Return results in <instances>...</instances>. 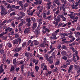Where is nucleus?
<instances>
[{
    "mask_svg": "<svg viewBox=\"0 0 80 80\" xmlns=\"http://www.w3.org/2000/svg\"><path fill=\"white\" fill-rule=\"evenodd\" d=\"M60 13V11L59 10H58L56 12L55 14L58 15V13Z\"/></svg>",
    "mask_w": 80,
    "mask_h": 80,
    "instance_id": "09e8293b",
    "label": "nucleus"
},
{
    "mask_svg": "<svg viewBox=\"0 0 80 80\" xmlns=\"http://www.w3.org/2000/svg\"><path fill=\"white\" fill-rule=\"evenodd\" d=\"M15 31H12V32H10V35H15Z\"/></svg>",
    "mask_w": 80,
    "mask_h": 80,
    "instance_id": "c9c22d12",
    "label": "nucleus"
},
{
    "mask_svg": "<svg viewBox=\"0 0 80 80\" xmlns=\"http://www.w3.org/2000/svg\"><path fill=\"white\" fill-rule=\"evenodd\" d=\"M46 19H47V20H52V16H48V17L46 18Z\"/></svg>",
    "mask_w": 80,
    "mask_h": 80,
    "instance_id": "4be33fe9",
    "label": "nucleus"
},
{
    "mask_svg": "<svg viewBox=\"0 0 80 80\" xmlns=\"http://www.w3.org/2000/svg\"><path fill=\"white\" fill-rule=\"evenodd\" d=\"M50 68H51V69H53V68H54V65L52 64L51 65Z\"/></svg>",
    "mask_w": 80,
    "mask_h": 80,
    "instance_id": "052dcab7",
    "label": "nucleus"
},
{
    "mask_svg": "<svg viewBox=\"0 0 80 80\" xmlns=\"http://www.w3.org/2000/svg\"><path fill=\"white\" fill-rule=\"evenodd\" d=\"M25 56L27 57V60L28 61L30 60V58L29 57V53L28 52H26L25 53Z\"/></svg>",
    "mask_w": 80,
    "mask_h": 80,
    "instance_id": "9b49d317",
    "label": "nucleus"
},
{
    "mask_svg": "<svg viewBox=\"0 0 80 80\" xmlns=\"http://www.w3.org/2000/svg\"><path fill=\"white\" fill-rule=\"evenodd\" d=\"M10 9L11 12H15V10L13 9L12 8H11Z\"/></svg>",
    "mask_w": 80,
    "mask_h": 80,
    "instance_id": "680f3d73",
    "label": "nucleus"
},
{
    "mask_svg": "<svg viewBox=\"0 0 80 80\" xmlns=\"http://www.w3.org/2000/svg\"><path fill=\"white\" fill-rule=\"evenodd\" d=\"M13 30V28H10V27H8L6 29H5V32H11Z\"/></svg>",
    "mask_w": 80,
    "mask_h": 80,
    "instance_id": "6e6552de",
    "label": "nucleus"
},
{
    "mask_svg": "<svg viewBox=\"0 0 80 80\" xmlns=\"http://www.w3.org/2000/svg\"><path fill=\"white\" fill-rule=\"evenodd\" d=\"M29 75L30 76L31 75L32 77L34 78L35 77V76L33 75V72H31L30 73H29Z\"/></svg>",
    "mask_w": 80,
    "mask_h": 80,
    "instance_id": "b1692460",
    "label": "nucleus"
},
{
    "mask_svg": "<svg viewBox=\"0 0 80 80\" xmlns=\"http://www.w3.org/2000/svg\"><path fill=\"white\" fill-rule=\"evenodd\" d=\"M1 8V14L2 16L6 15L8 14V12L6 11V8L2 5L0 6Z\"/></svg>",
    "mask_w": 80,
    "mask_h": 80,
    "instance_id": "f257e3e1",
    "label": "nucleus"
},
{
    "mask_svg": "<svg viewBox=\"0 0 80 80\" xmlns=\"http://www.w3.org/2000/svg\"><path fill=\"white\" fill-rule=\"evenodd\" d=\"M3 64H2L0 66V74L3 73L4 75L5 74V72H4V69L3 68Z\"/></svg>",
    "mask_w": 80,
    "mask_h": 80,
    "instance_id": "20e7f679",
    "label": "nucleus"
},
{
    "mask_svg": "<svg viewBox=\"0 0 80 80\" xmlns=\"http://www.w3.org/2000/svg\"><path fill=\"white\" fill-rule=\"evenodd\" d=\"M15 38H18V37H19V35L18 33H17L16 34H15Z\"/></svg>",
    "mask_w": 80,
    "mask_h": 80,
    "instance_id": "de8ad7c7",
    "label": "nucleus"
},
{
    "mask_svg": "<svg viewBox=\"0 0 80 80\" xmlns=\"http://www.w3.org/2000/svg\"><path fill=\"white\" fill-rule=\"evenodd\" d=\"M42 15L43 18H46V14L44 13L42 14Z\"/></svg>",
    "mask_w": 80,
    "mask_h": 80,
    "instance_id": "69168bd1",
    "label": "nucleus"
},
{
    "mask_svg": "<svg viewBox=\"0 0 80 80\" xmlns=\"http://www.w3.org/2000/svg\"><path fill=\"white\" fill-rule=\"evenodd\" d=\"M12 21H13V19L10 18L7 21V23H10V22H11Z\"/></svg>",
    "mask_w": 80,
    "mask_h": 80,
    "instance_id": "ea45409f",
    "label": "nucleus"
},
{
    "mask_svg": "<svg viewBox=\"0 0 80 80\" xmlns=\"http://www.w3.org/2000/svg\"><path fill=\"white\" fill-rule=\"evenodd\" d=\"M11 8V6H10V4H8L7 6V8L8 10L9 8Z\"/></svg>",
    "mask_w": 80,
    "mask_h": 80,
    "instance_id": "a19ab883",
    "label": "nucleus"
},
{
    "mask_svg": "<svg viewBox=\"0 0 80 80\" xmlns=\"http://www.w3.org/2000/svg\"><path fill=\"white\" fill-rule=\"evenodd\" d=\"M12 42L14 45H15V44L17 45V44L18 43V41L17 39H16L12 41Z\"/></svg>",
    "mask_w": 80,
    "mask_h": 80,
    "instance_id": "f8f14e48",
    "label": "nucleus"
},
{
    "mask_svg": "<svg viewBox=\"0 0 80 80\" xmlns=\"http://www.w3.org/2000/svg\"><path fill=\"white\" fill-rule=\"evenodd\" d=\"M43 70H47V66H44V68H43Z\"/></svg>",
    "mask_w": 80,
    "mask_h": 80,
    "instance_id": "13d9d810",
    "label": "nucleus"
},
{
    "mask_svg": "<svg viewBox=\"0 0 80 80\" xmlns=\"http://www.w3.org/2000/svg\"><path fill=\"white\" fill-rule=\"evenodd\" d=\"M5 3V1L3 0L2 1V0H0V3L3 4Z\"/></svg>",
    "mask_w": 80,
    "mask_h": 80,
    "instance_id": "774afa93",
    "label": "nucleus"
},
{
    "mask_svg": "<svg viewBox=\"0 0 80 80\" xmlns=\"http://www.w3.org/2000/svg\"><path fill=\"white\" fill-rule=\"evenodd\" d=\"M47 14L48 15H49L51 14V13H50V10L48 11V12L47 13Z\"/></svg>",
    "mask_w": 80,
    "mask_h": 80,
    "instance_id": "5fc2aeb1",
    "label": "nucleus"
},
{
    "mask_svg": "<svg viewBox=\"0 0 80 80\" xmlns=\"http://www.w3.org/2000/svg\"><path fill=\"white\" fill-rule=\"evenodd\" d=\"M31 18H27L26 19V21L27 22H28L29 23H30V22H31V20H30Z\"/></svg>",
    "mask_w": 80,
    "mask_h": 80,
    "instance_id": "393cba45",
    "label": "nucleus"
},
{
    "mask_svg": "<svg viewBox=\"0 0 80 80\" xmlns=\"http://www.w3.org/2000/svg\"><path fill=\"white\" fill-rule=\"evenodd\" d=\"M31 19L32 20V21H33V22H35V18H34L33 17H32L31 18Z\"/></svg>",
    "mask_w": 80,
    "mask_h": 80,
    "instance_id": "0e129e2a",
    "label": "nucleus"
},
{
    "mask_svg": "<svg viewBox=\"0 0 80 80\" xmlns=\"http://www.w3.org/2000/svg\"><path fill=\"white\" fill-rule=\"evenodd\" d=\"M66 39H67L66 38H64V39H62V41H64L62 42V43H63V44L67 43L68 44V43H70V41H65L66 40Z\"/></svg>",
    "mask_w": 80,
    "mask_h": 80,
    "instance_id": "0eeeda50",
    "label": "nucleus"
},
{
    "mask_svg": "<svg viewBox=\"0 0 80 80\" xmlns=\"http://www.w3.org/2000/svg\"><path fill=\"white\" fill-rule=\"evenodd\" d=\"M29 4L28 3H26L24 5V7H28V5Z\"/></svg>",
    "mask_w": 80,
    "mask_h": 80,
    "instance_id": "e2e57ef3",
    "label": "nucleus"
},
{
    "mask_svg": "<svg viewBox=\"0 0 80 80\" xmlns=\"http://www.w3.org/2000/svg\"><path fill=\"white\" fill-rule=\"evenodd\" d=\"M22 47H16L13 50V51H14L15 52H16L17 53L18 52H21L22 50Z\"/></svg>",
    "mask_w": 80,
    "mask_h": 80,
    "instance_id": "7ed1b4c3",
    "label": "nucleus"
},
{
    "mask_svg": "<svg viewBox=\"0 0 80 80\" xmlns=\"http://www.w3.org/2000/svg\"><path fill=\"white\" fill-rule=\"evenodd\" d=\"M45 58H46V60L48 61V56L47 54H45L44 56Z\"/></svg>",
    "mask_w": 80,
    "mask_h": 80,
    "instance_id": "473e14b6",
    "label": "nucleus"
},
{
    "mask_svg": "<svg viewBox=\"0 0 80 80\" xmlns=\"http://www.w3.org/2000/svg\"><path fill=\"white\" fill-rule=\"evenodd\" d=\"M44 30H45L46 32H50V31L49 30V29L48 28H46L44 29Z\"/></svg>",
    "mask_w": 80,
    "mask_h": 80,
    "instance_id": "864d4df0",
    "label": "nucleus"
},
{
    "mask_svg": "<svg viewBox=\"0 0 80 80\" xmlns=\"http://www.w3.org/2000/svg\"><path fill=\"white\" fill-rule=\"evenodd\" d=\"M52 23L53 24H55V26H57L58 25V22H55V21H53Z\"/></svg>",
    "mask_w": 80,
    "mask_h": 80,
    "instance_id": "cd10ccee",
    "label": "nucleus"
},
{
    "mask_svg": "<svg viewBox=\"0 0 80 80\" xmlns=\"http://www.w3.org/2000/svg\"><path fill=\"white\" fill-rule=\"evenodd\" d=\"M70 49L72 50V51H73V52H74V51H75V48L73 47V46H71L70 47Z\"/></svg>",
    "mask_w": 80,
    "mask_h": 80,
    "instance_id": "58836bf2",
    "label": "nucleus"
},
{
    "mask_svg": "<svg viewBox=\"0 0 80 80\" xmlns=\"http://www.w3.org/2000/svg\"><path fill=\"white\" fill-rule=\"evenodd\" d=\"M72 14H70L69 15V16L70 17V18H71V19H72V20H75V18H74L73 16H72Z\"/></svg>",
    "mask_w": 80,
    "mask_h": 80,
    "instance_id": "e433bc0d",
    "label": "nucleus"
},
{
    "mask_svg": "<svg viewBox=\"0 0 80 80\" xmlns=\"http://www.w3.org/2000/svg\"><path fill=\"white\" fill-rule=\"evenodd\" d=\"M1 33L2 34V36H3L4 35H6V34H7V33H8V32H3Z\"/></svg>",
    "mask_w": 80,
    "mask_h": 80,
    "instance_id": "603ef678",
    "label": "nucleus"
},
{
    "mask_svg": "<svg viewBox=\"0 0 80 80\" xmlns=\"http://www.w3.org/2000/svg\"><path fill=\"white\" fill-rule=\"evenodd\" d=\"M63 24V23L59 24L58 25V27H62Z\"/></svg>",
    "mask_w": 80,
    "mask_h": 80,
    "instance_id": "a18cd8bd",
    "label": "nucleus"
},
{
    "mask_svg": "<svg viewBox=\"0 0 80 80\" xmlns=\"http://www.w3.org/2000/svg\"><path fill=\"white\" fill-rule=\"evenodd\" d=\"M68 35H70L68 36V37L72 39L69 41V43L72 42H73V41L75 40V38H74L73 36H72V35H73V32H70V33H68Z\"/></svg>",
    "mask_w": 80,
    "mask_h": 80,
    "instance_id": "f03ea898",
    "label": "nucleus"
},
{
    "mask_svg": "<svg viewBox=\"0 0 80 80\" xmlns=\"http://www.w3.org/2000/svg\"><path fill=\"white\" fill-rule=\"evenodd\" d=\"M23 2L19 1L18 2V3L19 5L21 7V8H23L24 6L23 4H22Z\"/></svg>",
    "mask_w": 80,
    "mask_h": 80,
    "instance_id": "dca6fc26",
    "label": "nucleus"
},
{
    "mask_svg": "<svg viewBox=\"0 0 80 80\" xmlns=\"http://www.w3.org/2000/svg\"><path fill=\"white\" fill-rule=\"evenodd\" d=\"M62 58L64 60H67V57L66 56H63Z\"/></svg>",
    "mask_w": 80,
    "mask_h": 80,
    "instance_id": "79ce46f5",
    "label": "nucleus"
},
{
    "mask_svg": "<svg viewBox=\"0 0 80 80\" xmlns=\"http://www.w3.org/2000/svg\"><path fill=\"white\" fill-rule=\"evenodd\" d=\"M37 28V25H36V23L34 22L33 23V26H32V30H35V28Z\"/></svg>",
    "mask_w": 80,
    "mask_h": 80,
    "instance_id": "5701e85b",
    "label": "nucleus"
},
{
    "mask_svg": "<svg viewBox=\"0 0 80 80\" xmlns=\"http://www.w3.org/2000/svg\"><path fill=\"white\" fill-rule=\"evenodd\" d=\"M56 4H53L52 5V8H55V7H56Z\"/></svg>",
    "mask_w": 80,
    "mask_h": 80,
    "instance_id": "bf43d9fd",
    "label": "nucleus"
},
{
    "mask_svg": "<svg viewBox=\"0 0 80 80\" xmlns=\"http://www.w3.org/2000/svg\"><path fill=\"white\" fill-rule=\"evenodd\" d=\"M55 69L52 70V72H57L58 71V68H57V67H55Z\"/></svg>",
    "mask_w": 80,
    "mask_h": 80,
    "instance_id": "bb28decb",
    "label": "nucleus"
},
{
    "mask_svg": "<svg viewBox=\"0 0 80 80\" xmlns=\"http://www.w3.org/2000/svg\"><path fill=\"white\" fill-rule=\"evenodd\" d=\"M12 62L13 64H15L16 62H17V59H16V58L13 59Z\"/></svg>",
    "mask_w": 80,
    "mask_h": 80,
    "instance_id": "8fccbe9b",
    "label": "nucleus"
},
{
    "mask_svg": "<svg viewBox=\"0 0 80 80\" xmlns=\"http://www.w3.org/2000/svg\"><path fill=\"white\" fill-rule=\"evenodd\" d=\"M35 68L37 72H38V70H39V67H38V66H35Z\"/></svg>",
    "mask_w": 80,
    "mask_h": 80,
    "instance_id": "c85d7f7f",
    "label": "nucleus"
},
{
    "mask_svg": "<svg viewBox=\"0 0 80 80\" xmlns=\"http://www.w3.org/2000/svg\"><path fill=\"white\" fill-rule=\"evenodd\" d=\"M15 15V12H12L10 14L11 16H13V15Z\"/></svg>",
    "mask_w": 80,
    "mask_h": 80,
    "instance_id": "6e6d98bb",
    "label": "nucleus"
},
{
    "mask_svg": "<svg viewBox=\"0 0 80 80\" xmlns=\"http://www.w3.org/2000/svg\"><path fill=\"white\" fill-rule=\"evenodd\" d=\"M35 35H38L40 34V30L38 29H36L35 31Z\"/></svg>",
    "mask_w": 80,
    "mask_h": 80,
    "instance_id": "1a4fd4ad",
    "label": "nucleus"
},
{
    "mask_svg": "<svg viewBox=\"0 0 80 80\" xmlns=\"http://www.w3.org/2000/svg\"><path fill=\"white\" fill-rule=\"evenodd\" d=\"M33 42L34 43V45H38V41H37V40H35L33 41Z\"/></svg>",
    "mask_w": 80,
    "mask_h": 80,
    "instance_id": "412c9836",
    "label": "nucleus"
},
{
    "mask_svg": "<svg viewBox=\"0 0 80 80\" xmlns=\"http://www.w3.org/2000/svg\"><path fill=\"white\" fill-rule=\"evenodd\" d=\"M42 3V0H38L37 1L34 2L35 5H41Z\"/></svg>",
    "mask_w": 80,
    "mask_h": 80,
    "instance_id": "39448f33",
    "label": "nucleus"
},
{
    "mask_svg": "<svg viewBox=\"0 0 80 80\" xmlns=\"http://www.w3.org/2000/svg\"><path fill=\"white\" fill-rule=\"evenodd\" d=\"M18 55H19V54H18V53H16L14 54L13 57H17Z\"/></svg>",
    "mask_w": 80,
    "mask_h": 80,
    "instance_id": "c03bdc74",
    "label": "nucleus"
},
{
    "mask_svg": "<svg viewBox=\"0 0 80 80\" xmlns=\"http://www.w3.org/2000/svg\"><path fill=\"white\" fill-rule=\"evenodd\" d=\"M26 43H27V42H25L22 44V48H24V47L26 46Z\"/></svg>",
    "mask_w": 80,
    "mask_h": 80,
    "instance_id": "f704fd0d",
    "label": "nucleus"
},
{
    "mask_svg": "<svg viewBox=\"0 0 80 80\" xmlns=\"http://www.w3.org/2000/svg\"><path fill=\"white\" fill-rule=\"evenodd\" d=\"M49 48H50L51 50L50 51H49L48 52V53H49V54H50V53H51L52 52H53V51L54 50H55V48H52V45H51L50 47Z\"/></svg>",
    "mask_w": 80,
    "mask_h": 80,
    "instance_id": "423d86ee",
    "label": "nucleus"
},
{
    "mask_svg": "<svg viewBox=\"0 0 80 80\" xmlns=\"http://www.w3.org/2000/svg\"><path fill=\"white\" fill-rule=\"evenodd\" d=\"M72 68H73V65H71L69 67V69L68 71V73H70V71H71Z\"/></svg>",
    "mask_w": 80,
    "mask_h": 80,
    "instance_id": "f3484780",
    "label": "nucleus"
},
{
    "mask_svg": "<svg viewBox=\"0 0 80 80\" xmlns=\"http://www.w3.org/2000/svg\"><path fill=\"white\" fill-rule=\"evenodd\" d=\"M15 5H12L11 6V8H15Z\"/></svg>",
    "mask_w": 80,
    "mask_h": 80,
    "instance_id": "338daca9",
    "label": "nucleus"
},
{
    "mask_svg": "<svg viewBox=\"0 0 80 80\" xmlns=\"http://www.w3.org/2000/svg\"><path fill=\"white\" fill-rule=\"evenodd\" d=\"M61 55L63 56H65V55H67V52L65 51H62L61 52Z\"/></svg>",
    "mask_w": 80,
    "mask_h": 80,
    "instance_id": "6ab92c4d",
    "label": "nucleus"
},
{
    "mask_svg": "<svg viewBox=\"0 0 80 80\" xmlns=\"http://www.w3.org/2000/svg\"><path fill=\"white\" fill-rule=\"evenodd\" d=\"M30 31V28H28L27 29H26L24 30L25 33H28Z\"/></svg>",
    "mask_w": 80,
    "mask_h": 80,
    "instance_id": "9d476101",
    "label": "nucleus"
},
{
    "mask_svg": "<svg viewBox=\"0 0 80 80\" xmlns=\"http://www.w3.org/2000/svg\"><path fill=\"white\" fill-rule=\"evenodd\" d=\"M72 9H78V7H77L75 5V3H73L72 6Z\"/></svg>",
    "mask_w": 80,
    "mask_h": 80,
    "instance_id": "ddd939ff",
    "label": "nucleus"
},
{
    "mask_svg": "<svg viewBox=\"0 0 80 80\" xmlns=\"http://www.w3.org/2000/svg\"><path fill=\"white\" fill-rule=\"evenodd\" d=\"M33 13L32 12H31V11H30L29 12V14L31 16H32V15H33Z\"/></svg>",
    "mask_w": 80,
    "mask_h": 80,
    "instance_id": "3c124183",
    "label": "nucleus"
},
{
    "mask_svg": "<svg viewBox=\"0 0 80 80\" xmlns=\"http://www.w3.org/2000/svg\"><path fill=\"white\" fill-rule=\"evenodd\" d=\"M62 46V45L61 44H59L57 47L58 49H60L61 48V47Z\"/></svg>",
    "mask_w": 80,
    "mask_h": 80,
    "instance_id": "4d7b16f0",
    "label": "nucleus"
},
{
    "mask_svg": "<svg viewBox=\"0 0 80 80\" xmlns=\"http://www.w3.org/2000/svg\"><path fill=\"white\" fill-rule=\"evenodd\" d=\"M15 67L13 65H12L11 67V68L10 69V71L11 72H13V71H14L15 70Z\"/></svg>",
    "mask_w": 80,
    "mask_h": 80,
    "instance_id": "a211bd4d",
    "label": "nucleus"
},
{
    "mask_svg": "<svg viewBox=\"0 0 80 80\" xmlns=\"http://www.w3.org/2000/svg\"><path fill=\"white\" fill-rule=\"evenodd\" d=\"M24 21H22V22L21 23L18 25V27H22L23 25V23Z\"/></svg>",
    "mask_w": 80,
    "mask_h": 80,
    "instance_id": "37998d69",
    "label": "nucleus"
},
{
    "mask_svg": "<svg viewBox=\"0 0 80 80\" xmlns=\"http://www.w3.org/2000/svg\"><path fill=\"white\" fill-rule=\"evenodd\" d=\"M54 2L56 3V4H57L58 5L59 7V6H60L61 4L60 3V1H58V0H55L54 1Z\"/></svg>",
    "mask_w": 80,
    "mask_h": 80,
    "instance_id": "4468645a",
    "label": "nucleus"
},
{
    "mask_svg": "<svg viewBox=\"0 0 80 80\" xmlns=\"http://www.w3.org/2000/svg\"><path fill=\"white\" fill-rule=\"evenodd\" d=\"M7 45L8 47L9 48L12 47V44H11V43L10 42L8 43Z\"/></svg>",
    "mask_w": 80,
    "mask_h": 80,
    "instance_id": "a878e982",
    "label": "nucleus"
},
{
    "mask_svg": "<svg viewBox=\"0 0 80 80\" xmlns=\"http://www.w3.org/2000/svg\"><path fill=\"white\" fill-rule=\"evenodd\" d=\"M41 18L40 19H37V22H42L43 20V19H42V17L40 16Z\"/></svg>",
    "mask_w": 80,
    "mask_h": 80,
    "instance_id": "2f4dec72",
    "label": "nucleus"
},
{
    "mask_svg": "<svg viewBox=\"0 0 80 80\" xmlns=\"http://www.w3.org/2000/svg\"><path fill=\"white\" fill-rule=\"evenodd\" d=\"M23 69H24V65L22 64V65L21 68V72H23Z\"/></svg>",
    "mask_w": 80,
    "mask_h": 80,
    "instance_id": "4c0bfd02",
    "label": "nucleus"
},
{
    "mask_svg": "<svg viewBox=\"0 0 80 80\" xmlns=\"http://www.w3.org/2000/svg\"><path fill=\"white\" fill-rule=\"evenodd\" d=\"M20 13L21 16H25V13L23 12H20Z\"/></svg>",
    "mask_w": 80,
    "mask_h": 80,
    "instance_id": "7c9ffc66",
    "label": "nucleus"
},
{
    "mask_svg": "<svg viewBox=\"0 0 80 80\" xmlns=\"http://www.w3.org/2000/svg\"><path fill=\"white\" fill-rule=\"evenodd\" d=\"M40 47L43 48H45V44L43 43L41 44L40 45Z\"/></svg>",
    "mask_w": 80,
    "mask_h": 80,
    "instance_id": "49530a36",
    "label": "nucleus"
},
{
    "mask_svg": "<svg viewBox=\"0 0 80 80\" xmlns=\"http://www.w3.org/2000/svg\"><path fill=\"white\" fill-rule=\"evenodd\" d=\"M60 63V59H58L57 61L55 63L54 65H58Z\"/></svg>",
    "mask_w": 80,
    "mask_h": 80,
    "instance_id": "aec40b11",
    "label": "nucleus"
},
{
    "mask_svg": "<svg viewBox=\"0 0 80 80\" xmlns=\"http://www.w3.org/2000/svg\"><path fill=\"white\" fill-rule=\"evenodd\" d=\"M61 49L66 50H67V47L64 45H62L61 47Z\"/></svg>",
    "mask_w": 80,
    "mask_h": 80,
    "instance_id": "2eb2a0df",
    "label": "nucleus"
},
{
    "mask_svg": "<svg viewBox=\"0 0 80 80\" xmlns=\"http://www.w3.org/2000/svg\"><path fill=\"white\" fill-rule=\"evenodd\" d=\"M4 52H5V51H4L3 49H1L0 50V52L1 53L2 55L4 53Z\"/></svg>",
    "mask_w": 80,
    "mask_h": 80,
    "instance_id": "72a5a7b5",
    "label": "nucleus"
},
{
    "mask_svg": "<svg viewBox=\"0 0 80 80\" xmlns=\"http://www.w3.org/2000/svg\"><path fill=\"white\" fill-rule=\"evenodd\" d=\"M76 45V43L74 42L72 43L69 44V47H71V46H73V45Z\"/></svg>",
    "mask_w": 80,
    "mask_h": 80,
    "instance_id": "c756f323",
    "label": "nucleus"
}]
</instances>
